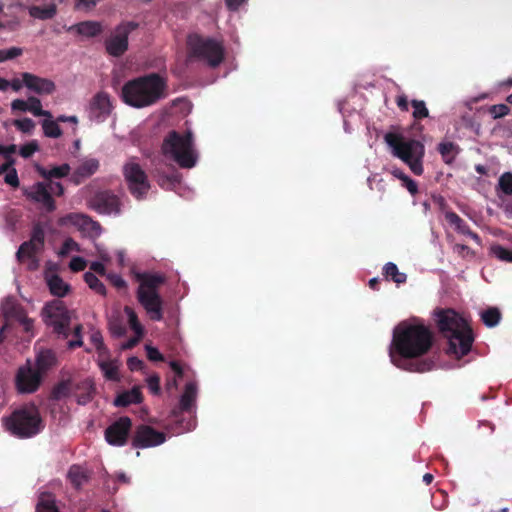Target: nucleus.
<instances>
[{
    "label": "nucleus",
    "instance_id": "nucleus-1",
    "mask_svg": "<svg viewBox=\"0 0 512 512\" xmlns=\"http://www.w3.org/2000/svg\"><path fill=\"white\" fill-rule=\"evenodd\" d=\"M433 336L420 320L413 319L399 323L393 330L389 357L393 365L410 372H425L432 363L418 361L431 348Z\"/></svg>",
    "mask_w": 512,
    "mask_h": 512
},
{
    "label": "nucleus",
    "instance_id": "nucleus-2",
    "mask_svg": "<svg viewBox=\"0 0 512 512\" xmlns=\"http://www.w3.org/2000/svg\"><path fill=\"white\" fill-rule=\"evenodd\" d=\"M436 317L440 331L448 338V352L457 358L466 355L473 343L472 331L466 320L453 310L438 311Z\"/></svg>",
    "mask_w": 512,
    "mask_h": 512
},
{
    "label": "nucleus",
    "instance_id": "nucleus-3",
    "mask_svg": "<svg viewBox=\"0 0 512 512\" xmlns=\"http://www.w3.org/2000/svg\"><path fill=\"white\" fill-rule=\"evenodd\" d=\"M123 101L135 108L153 105L165 96V81L157 74H150L128 81L122 88Z\"/></svg>",
    "mask_w": 512,
    "mask_h": 512
},
{
    "label": "nucleus",
    "instance_id": "nucleus-4",
    "mask_svg": "<svg viewBox=\"0 0 512 512\" xmlns=\"http://www.w3.org/2000/svg\"><path fill=\"white\" fill-rule=\"evenodd\" d=\"M4 430L18 439H29L40 434L45 427L39 408L28 403L1 419Z\"/></svg>",
    "mask_w": 512,
    "mask_h": 512
},
{
    "label": "nucleus",
    "instance_id": "nucleus-5",
    "mask_svg": "<svg viewBox=\"0 0 512 512\" xmlns=\"http://www.w3.org/2000/svg\"><path fill=\"white\" fill-rule=\"evenodd\" d=\"M73 317L74 313L69 311L60 300H53L47 303L42 310V318L45 324L52 327L59 337L66 339L71 331H73L75 340L68 341L69 348L79 347L83 344L81 336L82 326L77 324L73 329L70 328Z\"/></svg>",
    "mask_w": 512,
    "mask_h": 512
},
{
    "label": "nucleus",
    "instance_id": "nucleus-6",
    "mask_svg": "<svg viewBox=\"0 0 512 512\" xmlns=\"http://www.w3.org/2000/svg\"><path fill=\"white\" fill-rule=\"evenodd\" d=\"M161 151L166 159L174 161L182 168H192L198 160L193 136L189 131L169 132L163 140Z\"/></svg>",
    "mask_w": 512,
    "mask_h": 512
},
{
    "label": "nucleus",
    "instance_id": "nucleus-7",
    "mask_svg": "<svg viewBox=\"0 0 512 512\" xmlns=\"http://www.w3.org/2000/svg\"><path fill=\"white\" fill-rule=\"evenodd\" d=\"M384 140L392 155L404 162L415 175L423 173L425 147L420 141L397 133H387Z\"/></svg>",
    "mask_w": 512,
    "mask_h": 512
},
{
    "label": "nucleus",
    "instance_id": "nucleus-8",
    "mask_svg": "<svg viewBox=\"0 0 512 512\" xmlns=\"http://www.w3.org/2000/svg\"><path fill=\"white\" fill-rule=\"evenodd\" d=\"M187 44L193 56L211 67L220 65L224 59L225 48L219 40L192 34L188 37Z\"/></svg>",
    "mask_w": 512,
    "mask_h": 512
},
{
    "label": "nucleus",
    "instance_id": "nucleus-9",
    "mask_svg": "<svg viewBox=\"0 0 512 512\" xmlns=\"http://www.w3.org/2000/svg\"><path fill=\"white\" fill-rule=\"evenodd\" d=\"M123 175L130 193L138 200L145 199L151 185L139 161L132 157L123 165Z\"/></svg>",
    "mask_w": 512,
    "mask_h": 512
},
{
    "label": "nucleus",
    "instance_id": "nucleus-10",
    "mask_svg": "<svg viewBox=\"0 0 512 512\" xmlns=\"http://www.w3.org/2000/svg\"><path fill=\"white\" fill-rule=\"evenodd\" d=\"M58 224L65 228H74L83 237L95 240L102 234V228L97 221L84 213H68L58 219Z\"/></svg>",
    "mask_w": 512,
    "mask_h": 512
},
{
    "label": "nucleus",
    "instance_id": "nucleus-11",
    "mask_svg": "<svg viewBox=\"0 0 512 512\" xmlns=\"http://www.w3.org/2000/svg\"><path fill=\"white\" fill-rule=\"evenodd\" d=\"M138 26V23L134 21L119 24L105 41L107 52L115 57L124 54L128 49V37Z\"/></svg>",
    "mask_w": 512,
    "mask_h": 512
},
{
    "label": "nucleus",
    "instance_id": "nucleus-12",
    "mask_svg": "<svg viewBox=\"0 0 512 512\" xmlns=\"http://www.w3.org/2000/svg\"><path fill=\"white\" fill-rule=\"evenodd\" d=\"M88 206L102 215L119 216L124 203L118 195L110 191H100L89 200Z\"/></svg>",
    "mask_w": 512,
    "mask_h": 512
},
{
    "label": "nucleus",
    "instance_id": "nucleus-13",
    "mask_svg": "<svg viewBox=\"0 0 512 512\" xmlns=\"http://www.w3.org/2000/svg\"><path fill=\"white\" fill-rule=\"evenodd\" d=\"M43 380V376L32 366L30 361L18 368L15 375V388L19 394H32L36 392Z\"/></svg>",
    "mask_w": 512,
    "mask_h": 512
},
{
    "label": "nucleus",
    "instance_id": "nucleus-14",
    "mask_svg": "<svg viewBox=\"0 0 512 512\" xmlns=\"http://www.w3.org/2000/svg\"><path fill=\"white\" fill-rule=\"evenodd\" d=\"M44 235L41 232L35 233L30 241L23 243L18 251L17 258L20 262L27 261L30 269H35L38 266L36 255L43 249Z\"/></svg>",
    "mask_w": 512,
    "mask_h": 512
},
{
    "label": "nucleus",
    "instance_id": "nucleus-15",
    "mask_svg": "<svg viewBox=\"0 0 512 512\" xmlns=\"http://www.w3.org/2000/svg\"><path fill=\"white\" fill-rule=\"evenodd\" d=\"M137 299L147 315L153 321H160L163 318V301L158 292H149L137 289Z\"/></svg>",
    "mask_w": 512,
    "mask_h": 512
},
{
    "label": "nucleus",
    "instance_id": "nucleus-16",
    "mask_svg": "<svg viewBox=\"0 0 512 512\" xmlns=\"http://www.w3.org/2000/svg\"><path fill=\"white\" fill-rule=\"evenodd\" d=\"M113 110L110 96L106 92H98L90 101L89 118L97 122L105 121Z\"/></svg>",
    "mask_w": 512,
    "mask_h": 512
},
{
    "label": "nucleus",
    "instance_id": "nucleus-17",
    "mask_svg": "<svg viewBox=\"0 0 512 512\" xmlns=\"http://www.w3.org/2000/svg\"><path fill=\"white\" fill-rule=\"evenodd\" d=\"M166 441V435L155 430L150 426H141L138 428L133 444L137 448H150L163 444Z\"/></svg>",
    "mask_w": 512,
    "mask_h": 512
},
{
    "label": "nucleus",
    "instance_id": "nucleus-18",
    "mask_svg": "<svg viewBox=\"0 0 512 512\" xmlns=\"http://www.w3.org/2000/svg\"><path fill=\"white\" fill-rule=\"evenodd\" d=\"M130 428V419L128 417H121L106 429L105 438L111 445L122 446L126 443Z\"/></svg>",
    "mask_w": 512,
    "mask_h": 512
},
{
    "label": "nucleus",
    "instance_id": "nucleus-19",
    "mask_svg": "<svg viewBox=\"0 0 512 512\" xmlns=\"http://www.w3.org/2000/svg\"><path fill=\"white\" fill-rule=\"evenodd\" d=\"M25 195L32 201L41 204L48 211L55 209L54 200L52 199L48 187L41 182L34 183L24 190Z\"/></svg>",
    "mask_w": 512,
    "mask_h": 512
},
{
    "label": "nucleus",
    "instance_id": "nucleus-20",
    "mask_svg": "<svg viewBox=\"0 0 512 512\" xmlns=\"http://www.w3.org/2000/svg\"><path fill=\"white\" fill-rule=\"evenodd\" d=\"M22 77L25 87L39 95H48L55 90V84L47 78H41L28 72L22 73Z\"/></svg>",
    "mask_w": 512,
    "mask_h": 512
},
{
    "label": "nucleus",
    "instance_id": "nucleus-21",
    "mask_svg": "<svg viewBox=\"0 0 512 512\" xmlns=\"http://www.w3.org/2000/svg\"><path fill=\"white\" fill-rule=\"evenodd\" d=\"M124 313L127 317V322L129 324L130 328L133 330L135 336L121 345V349H123V350L130 349V348L134 347L135 345H137L138 342L140 341V339L144 335V328L141 325V323L139 322L138 316L135 313V311L132 308L126 306L124 308Z\"/></svg>",
    "mask_w": 512,
    "mask_h": 512
},
{
    "label": "nucleus",
    "instance_id": "nucleus-22",
    "mask_svg": "<svg viewBox=\"0 0 512 512\" xmlns=\"http://www.w3.org/2000/svg\"><path fill=\"white\" fill-rule=\"evenodd\" d=\"M94 394V385L91 379L87 378L79 382H75L74 397L78 404H87Z\"/></svg>",
    "mask_w": 512,
    "mask_h": 512
},
{
    "label": "nucleus",
    "instance_id": "nucleus-23",
    "mask_svg": "<svg viewBox=\"0 0 512 512\" xmlns=\"http://www.w3.org/2000/svg\"><path fill=\"white\" fill-rule=\"evenodd\" d=\"M97 362L106 379L111 381L119 380V362L117 360H109L107 353L98 356Z\"/></svg>",
    "mask_w": 512,
    "mask_h": 512
},
{
    "label": "nucleus",
    "instance_id": "nucleus-24",
    "mask_svg": "<svg viewBox=\"0 0 512 512\" xmlns=\"http://www.w3.org/2000/svg\"><path fill=\"white\" fill-rule=\"evenodd\" d=\"M35 364H36L35 369L42 376H44V374L49 369H51L52 367H54L57 364V357H56L55 353L50 349L41 350L37 353Z\"/></svg>",
    "mask_w": 512,
    "mask_h": 512
},
{
    "label": "nucleus",
    "instance_id": "nucleus-25",
    "mask_svg": "<svg viewBox=\"0 0 512 512\" xmlns=\"http://www.w3.org/2000/svg\"><path fill=\"white\" fill-rule=\"evenodd\" d=\"M198 395L197 383L191 381L185 385L184 391L180 397V409L182 411H191L195 406Z\"/></svg>",
    "mask_w": 512,
    "mask_h": 512
},
{
    "label": "nucleus",
    "instance_id": "nucleus-26",
    "mask_svg": "<svg viewBox=\"0 0 512 512\" xmlns=\"http://www.w3.org/2000/svg\"><path fill=\"white\" fill-rule=\"evenodd\" d=\"M36 171L45 179L52 181L53 179H60L66 177L70 173V166L66 163L45 168L39 164L35 165Z\"/></svg>",
    "mask_w": 512,
    "mask_h": 512
},
{
    "label": "nucleus",
    "instance_id": "nucleus-27",
    "mask_svg": "<svg viewBox=\"0 0 512 512\" xmlns=\"http://www.w3.org/2000/svg\"><path fill=\"white\" fill-rule=\"evenodd\" d=\"M446 220L455 227L457 232L470 237L476 244L481 245L480 237L472 232L465 222L454 212H447L445 214Z\"/></svg>",
    "mask_w": 512,
    "mask_h": 512
},
{
    "label": "nucleus",
    "instance_id": "nucleus-28",
    "mask_svg": "<svg viewBox=\"0 0 512 512\" xmlns=\"http://www.w3.org/2000/svg\"><path fill=\"white\" fill-rule=\"evenodd\" d=\"M138 278L140 281L138 289L149 292H158V287L165 281L164 276L159 273H145Z\"/></svg>",
    "mask_w": 512,
    "mask_h": 512
},
{
    "label": "nucleus",
    "instance_id": "nucleus-29",
    "mask_svg": "<svg viewBox=\"0 0 512 512\" xmlns=\"http://www.w3.org/2000/svg\"><path fill=\"white\" fill-rule=\"evenodd\" d=\"M99 168L98 160L94 158L84 160L76 169L74 173V181L75 183H79L81 179L90 177L93 175Z\"/></svg>",
    "mask_w": 512,
    "mask_h": 512
},
{
    "label": "nucleus",
    "instance_id": "nucleus-30",
    "mask_svg": "<svg viewBox=\"0 0 512 512\" xmlns=\"http://www.w3.org/2000/svg\"><path fill=\"white\" fill-rule=\"evenodd\" d=\"M67 478L73 487L79 489L88 482L89 474L85 468L73 465L68 470Z\"/></svg>",
    "mask_w": 512,
    "mask_h": 512
},
{
    "label": "nucleus",
    "instance_id": "nucleus-31",
    "mask_svg": "<svg viewBox=\"0 0 512 512\" xmlns=\"http://www.w3.org/2000/svg\"><path fill=\"white\" fill-rule=\"evenodd\" d=\"M46 282L50 292L57 297H64L70 290V286L56 274L46 276Z\"/></svg>",
    "mask_w": 512,
    "mask_h": 512
},
{
    "label": "nucleus",
    "instance_id": "nucleus-32",
    "mask_svg": "<svg viewBox=\"0 0 512 512\" xmlns=\"http://www.w3.org/2000/svg\"><path fill=\"white\" fill-rule=\"evenodd\" d=\"M75 381L64 380L58 383L52 390L51 397L54 400H63L67 397H74Z\"/></svg>",
    "mask_w": 512,
    "mask_h": 512
},
{
    "label": "nucleus",
    "instance_id": "nucleus-33",
    "mask_svg": "<svg viewBox=\"0 0 512 512\" xmlns=\"http://www.w3.org/2000/svg\"><path fill=\"white\" fill-rule=\"evenodd\" d=\"M43 134L48 138H59L62 135V130L57 120L53 119L52 114L50 117H44L41 121Z\"/></svg>",
    "mask_w": 512,
    "mask_h": 512
},
{
    "label": "nucleus",
    "instance_id": "nucleus-34",
    "mask_svg": "<svg viewBox=\"0 0 512 512\" xmlns=\"http://www.w3.org/2000/svg\"><path fill=\"white\" fill-rule=\"evenodd\" d=\"M141 401V393L139 388L134 387L130 391L119 394L115 400V406H127L132 403H139Z\"/></svg>",
    "mask_w": 512,
    "mask_h": 512
},
{
    "label": "nucleus",
    "instance_id": "nucleus-35",
    "mask_svg": "<svg viewBox=\"0 0 512 512\" xmlns=\"http://www.w3.org/2000/svg\"><path fill=\"white\" fill-rule=\"evenodd\" d=\"M72 29L84 37H93L100 33L101 26L98 22L86 21L75 25Z\"/></svg>",
    "mask_w": 512,
    "mask_h": 512
},
{
    "label": "nucleus",
    "instance_id": "nucleus-36",
    "mask_svg": "<svg viewBox=\"0 0 512 512\" xmlns=\"http://www.w3.org/2000/svg\"><path fill=\"white\" fill-rule=\"evenodd\" d=\"M36 512H59L55 497L49 493L41 494L36 506Z\"/></svg>",
    "mask_w": 512,
    "mask_h": 512
},
{
    "label": "nucleus",
    "instance_id": "nucleus-37",
    "mask_svg": "<svg viewBox=\"0 0 512 512\" xmlns=\"http://www.w3.org/2000/svg\"><path fill=\"white\" fill-rule=\"evenodd\" d=\"M2 311L6 318L18 319V314H22L24 310L16 303L13 298H6L2 303Z\"/></svg>",
    "mask_w": 512,
    "mask_h": 512
},
{
    "label": "nucleus",
    "instance_id": "nucleus-38",
    "mask_svg": "<svg viewBox=\"0 0 512 512\" xmlns=\"http://www.w3.org/2000/svg\"><path fill=\"white\" fill-rule=\"evenodd\" d=\"M29 13L34 18L45 20L50 19L55 15L56 8L54 4H48L44 7L32 6L29 9Z\"/></svg>",
    "mask_w": 512,
    "mask_h": 512
},
{
    "label": "nucleus",
    "instance_id": "nucleus-39",
    "mask_svg": "<svg viewBox=\"0 0 512 512\" xmlns=\"http://www.w3.org/2000/svg\"><path fill=\"white\" fill-rule=\"evenodd\" d=\"M497 194L499 197L503 195H512V173L505 172L503 173L498 180V184L496 187Z\"/></svg>",
    "mask_w": 512,
    "mask_h": 512
},
{
    "label": "nucleus",
    "instance_id": "nucleus-40",
    "mask_svg": "<svg viewBox=\"0 0 512 512\" xmlns=\"http://www.w3.org/2000/svg\"><path fill=\"white\" fill-rule=\"evenodd\" d=\"M392 175L402 181V186L405 187L411 195H415L418 192L417 183L407 176L403 171L395 168L391 171Z\"/></svg>",
    "mask_w": 512,
    "mask_h": 512
},
{
    "label": "nucleus",
    "instance_id": "nucleus-41",
    "mask_svg": "<svg viewBox=\"0 0 512 512\" xmlns=\"http://www.w3.org/2000/svg\"><path fill=\"white\" fill-rule=\"evenodd\" d=\"M384 273L387 278H390L397 284H401L406 281V274L399 272L397 265L392 262L386 263L384 266Z\"/></svg>",
    "mask_w": 512,
    "mask_h": 512
},
{
    "label": "nucleus",
    "instance_id": "nucleus-42",
    "mask_svg": "<svg viewBox=\"0 0 512 512\" xmlns=\"http://www.w3.org/2000/svg\"><path fill=\"white\" fill-rule=\"evenodd\" d=\"M438 150L446 163L452 162L458 153V147L452 142L440 143Z\"/></svg>",
    "mask_w": 512,
    "mask_h": 512
},
{
    "label": "nucleus",
    "instance_id": "nucleus-43",
    "mask_svg": "<svg viewBox=\"0 0 512 512\" xmlns=\"http://www.w3.org/2000/svg\"><path fill=\"white\" fill-rule=\"evenodd\" d=\"M12 124L18 131L29 136L34 133L36 128L35 122L30 118L15 119Z\"/></svg>",
    "mask_w": 512,
    "mask_h": 512
},
{
    "label": "nucleus",
    "instance_id": "nucleus-44",
    "mask_svg": "<svg viewBox=\"0 0 512 512\" xmlns=\"http://www.w3.org/2000/svg\"><path fill=\"white\" fill-rule=\"evenodd\" d=\"M84 280L90 289L98 294L106 295V288L104 284L92 272H86Z\"/></svg>",
    "mask_w": 512,
    "mask_h": 512
},
{
    "label": "nucleus",
    "instance_id": "nucleus-45",
    "mask_svg": "<svg viewBox=\"0 0 512 512\" xmlns=\"http://www.w3.org/2000/svg\"><path fill=\"white\" fill-rule=\"evenodd\" d=\"M500 312L497 308H489L481 313V319L487 327H494L500 321Z\"/></svg>",
    "mask_w": 512,
    "mask_h": 512
},
{
    "label": "nucleus",
    "instance_id": "nucleus-46",
    "mask_svg": "<svg viewBox=\"0 0 512 512\" xmlns=\"http://www.w3.org/2000/svg\"><path fill=\"white\" fill-rule=\"evenodd\" d=\"M28 112L36 117H50V111L43 110L41 101L36 97L28 98Z\"/></svg>",
    "mask_w": 512,
    "mask_h": 512
},
{
    "label": "nucleus",
    "instance_id": "nucleus-47",
    "mask_svg": "<svg viewBox=\"0 0 512 512\" xmlns=\"http://www.w3.org/2000/svg\"><path fill=\"white\" fill-rule=\"evenodd\" d=\"M490 253L500 261L512 263V250L499 244L490 247Z\"/></svg>",
    "mask_w": 512,
    "mask_h": 512
},
{
    "label": "nucleus",
    "instance_id": "nucleus-48",
    "mask_svg": "<svg viewBox=\"0 0 512 512\" xmlns=\"http://www.w3.org/2000/svg\"><path fill=\"white\" fill-rule=\"evenodd\" d=\"M91 343L93 344L95 350L98 353V356H101L102 354H107L108 350L103 344V338L99 331H93L90 335Z\"/></svg>",
    "mask_w": 512,
    "mask_h": 512
},
{
    "label": "nucleus",
    "instance_id": "nucleus-49",
    "mask_svg": "<svg viewBox=\"0 0 512 512\" xmlns=\"http://www.w3.org/2000/svg\"><path fill=\"white\" fill-rule=\"evenodd\" d=\"M80 250V246L75 240H73L72 238H67L65 239L59 250V255L67 256L72 252H79Z\"/></svg>",
    "mask_w": 512,
    "mask_h": 512
},
{
    "label": "nucleus",
    "instance_id": "nucleus-50",
    "mask_svg": "<svg viewBox=\"0 0 512 512\" xmlns=\"http://www.w3.org/2000/svg\"><path fill=\"white\" fill-rule=\"evenodd\" d=\"M413 116L416 119L426 118L429 115V111L426 107V104L422 100H413Z\"/></svg>",
    "mask_w": 512,
    "mask_h": 512
},
{
    "label": "nucleus",
    "instance_id": "nucleus-51",
    "mask_svg": "<svg viewBox=\"0 0 512 512\" xmlns=\"http://www.w3.org/2000/svg\"><path fill=\"white\" fill-rule=\"evenodd\" d=\"M38 150H39V144H38L37 140H31L20 147L19 154L23 158H29Z\"/></svg>",
    "mask_w": 512,
    "mask_h": 512
},
{
    "label": "nucleus",
    "instance_id": "nucleus-52",
    "mask_svg": "<svg viewBox=\"0 0 512 512\" xmlns=\"http://www.w3.org/2000/svg\"><path fill=\"white\" fill-rule=\"evenodd\" d=\"M23 53L22 48L10 47L8 49H0V62H5L19 57Z\"/></svg>",
    "mask_w": 512,
    "mask_h": 512
},
{
    "label": "nucleus",
    "instance_id": "nucleus-53",
    "mask_svg": "<svg viewBox=\"0 0 512 512\" xmlns=\"http://www.w3.org/2000/svg\"><path fill=\"white\" fill-rule=\"evenodd\" d=\"M158 183L162 188L165 189H173L176 185V183L179 182L178 175L174 174L172 176H164L160 175L158 176Z\"/></svg>",
    "mask_w": 512,
    "mask_h": 512
},
{
    "label": "nucleus",
    "instance_id": "nucleus-54",
    "mask_svg": "<svg viewBox=\"0 0 512 512\" xmlns=\"http://www.w3.org/2000/svg\"><path fill=\"white\" fill-rule=\"evenodd\" d=\"M5 177L4 180L7 184L17 187L19 185L18 175L16 170L12 167V165L8 168V170L4 171Z\"/></svg>",
    "mask_w": 512,
    "mask_h": 512
},
{
    "label": "nucleus",
    "instance_id": "nucleus-55",
    "mask_svg": "<svg viewBox=\"0 0 512 512\" xmlns=\"http://www.w3.org/2000/svg\"><path fill=\"white\" fill-rule=\"evenodd\" d=\"M87 261L79 256H75L69 263V268L74 272H79L85 269Z\"/></svg>",
    "mask_w": 512,
    "mask_h": 512
},
{
    "label": "nucleus",
    "instance_id": "nucleus-56",
    "mask_svg": "<svg viewBox=\"0 0 512 512\" xmlns=\"http://www.w3.org/2000/svg\"><path fill=\"white\" fill-rule=\"evenodd\" d=\"M490 113L493 116V118H501L506 116L509 113V108L505 104H497L493 105L490 108Z\"/></svg>",
    "mask_w": 512,
    "mask_h": 512
},
{
    "label": "nucleus",
    "instance_id": "nucleus-57",
    "mask_svg": "<svg viewBox=\"0 0 512 512\" xmlns=\"http://www.w3.org/2000/svg\"><path fill=\"white\" fill-rule=\"evenodd\" d=\"M147 386L151 393L158 394L160 391V378L157 374L150 375L147 379Z\"/></svg>",
    "mask_w": 512,
    "mask_h": 512
},
{
    "label": "nucleus",
    "instance_id": "nucleus-58",
    "mask_svg": "<svg viewBox=\"0 0 512 512\" xmlns=\"http://www.w3.org/2000/svg\"><path fill=\"white\" fill-rule=\"evenodd\" d=\"M94 246L98 257L100 258V261L108 264L111 261V257L105 246L99 243H95Z\"/></svg>",
    "mask_w": 512,
    "mask_h": 512
},
{
    "label": "nucleus",
    "instance_id": "nucleus-59",
    "mask_svg": "<svg viewBox=\"0 0 512 512\" xmlns=\"http://www.w3.org/2000/svg\"><path fill=\"white\" fill-rule=\"evenodd\" d=\"M145 350L147 353V357L151 361H161L163 360V355L160 353V351L151 345H145Z\"/></svg>",
    "mask_w": 512,
    "mask_h": 512
},
{
    "label": "nucleus",
    "instance_id": "nucleus-60",
    "mask_svg": "<svg viewBox=\"0 0 512 512\" xmlns=\"http://www.w3.org/2000/svg\"><path fill=\"white\" fill-rule=\"evenodd\" d=\"M11 109L13 111L28 112V99H15L11 102Z\"/></svg>",
    "mask_w": 512,
    "mask_h": 512
},
{
    "label": "nucleus",
    "instance_id": "nucleus-61",
    "mask_svg": "<svg viewBox=\"0 0 512 512\" xmlns=\"http://www.w3.org/2000/svg\"><path fill=\"white\" fill-rule=\"evenodd\" d=\"M110 331L114 336L120 337L125 334V328L119 324L117 321L109 322Z\"/></svg>",
    "mask_w": 512,
    "mask_h": 512
},
{
    "label": "nucleus",
    "instance_id": "nucleus-62",
    "mask_svg": "<svg viewBox=\"0 0 512 512\" xmlns=\"http://www.w3.org/2000/svg\"><path fill=\"white\" fill-rule=\"evenodd\" d=\"M16 321H18L27 332L31 331L33 327V320L28 318L25 312L18 314V319Z\"/></svg>",
    "mask_w": 512,
    "mask_h": 512
},
{
    "label": "nucleus",
    "instance_id": "nucleus-63",
    "mask_svg": "<svg viewBox=\"0 0 512 512\" xmlns=\"http://www.w3.org/2000/svg\"><path fill=\"white\" fill-rule=\"evenodd\" d=\"M107 277L115 287L119 289L126 287V281L120 275L108 274Z\"/></svg>",
    "mask_w": 512,
    "mask_h": 512
},
{
    "label": "nucleus",
    "instance_id": "nucleus-64",
    "mask_svg": "<svg viewBox=\"0 0 512 512\" xmlns=\"http://www.w3.org/2000/svg\"><path fill=\"white\" fill-rule=\"evenodd\" d=\"M127 365L130 370L135 371V370H141L144 366V363L142 360H140L137 357H130L127 361Z\"/></svg>",
    "mask_w": 512,
    "mask_h": 512
}]
</instances>
